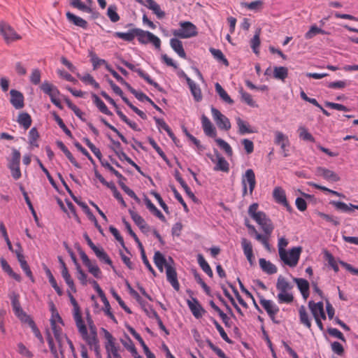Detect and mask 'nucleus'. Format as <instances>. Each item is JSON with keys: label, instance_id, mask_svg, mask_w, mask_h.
Returning a JSON list of instances; mask_svg holds the SVG:
<instances>
[{"label": "nucleus", "instance_id": "20e7f679", "mask_svg": "<svg viewBox=\"0 0 358 358\" xmlns=\"http://www.w3.org/2000/svg\"><path fill=\"white\" fill-rule=\"evenodd\" d=\"M180 28L173 31V34L180 38H189L198 34L196 27L190 22H180Z\"/></svg>", "mask_w": 358, "mask_h": 358}, {"label": "nucleus", "instance_id": "423d86ee", "mask_svg": "<svg viewBox=\"0 0 358 358\" xmlns=\"http://www.w3.org/2000/svg\"><path fill=\"white\" fill-rule=\"evenodd\" d=\"M302 247H294L289 251H286L283 257L280 256V258L286 265L295 267L299 262Z\"/></svg>", "mask_w": 358, "mask_h": 358}, {"label": "nucleus", "instance_id": "c9c22d12", "mask_svg": "<svg viewBox=\"0 0 358 358\" xmlns=\"http://www.w3.org/2000/svg\"><path fill=\"white\" fill-rule=\"evenodd\" d=\"M197 261L201 269L209 276L213 277V271L201 254L197 255Z\"/></svg>", "mask_w": 358, "mask_h": 358}, {"label": "nucleus", "instance_id": "c85d7f7f", "mask_svg": "<svg viewBox=\"0 0 358 358\" xmlns=\"http://www.w3.org/2000/svg\"><path fill=\"white\" fill-rule=\"evenodd\" d=\"M170 45L172 49L182 58H186V53L184 50L182 42L178 38H171Z\"/></svg>", "mask_w": 358, "mask_h": 358}, {"label": "nucleus", "instance_id": "37998d69", "mask_svg": "<svg viewBox=\"0 0 358 358\" xmlns=\"http://www.w3.org/2000/svg\"><path fill=\"white\" fill-rule=\"evenodd\" d=\"M68 296L70 299L71 304L73 306V318L78 319V322L80 323V310L78 303L69 291H68Z\"/></svg>", "mask_w": 358, "mask_h": 358}, {"label": "nucleus", "instance_id": "774afa93", "mask_svg": "<svg viewBox=\"0 0 358 358\" xmlns=\"http://www.w3.org/2000/svg\"><path fill=\"white\" fill-rule=\"evenodd\" d=\"M327 331L329 334L331 335V336L337 338L343 342L346 341L343 334L338 329L336 328L329 327L327 329Z\"/></svg>", "mask_w": 358, "mask_h": 358}, {"label": "nucleus", "instance_id": "6e6d98bb", "mask_svg": "<svg viewBox=\"0 0 358 358\" xmlns=\"http://www.w3.org/2000/svg\"><path fill=\"white\" fill-rule=\"evenodd\" d=\"M39 134L37 129L35 127L31 128L29 132V143L33 146L38 147L37 140Z\"/></svg>", "mask_w": 358, "mask_h": 358}, {"label": "nucleus", "instance_id": "e433bc0d", "mask_svg": "<svg viewBox=\"0 0 358 358\" xmlns=\"http://www.w3.org/2000/svg\"><path fill=\"white\" fill-rule=\"evenodd\" d=\"M13 311L15 314V315L22 322H25L27 320H28L29 317H31L29 315H28L24 310H22L20 303H15L14 304H12Z\"/></svg>", "mask_w": 358, "mask_h": 358}, {"label": "nucleus", "instance_id": "b1692460", "mask_svg": "<svg viewBox=\"0 0 358 358\" xmlns=\"http://www.w3.org/2000/svg\"><path fill=\"white\" fill-rule=\"evenodd\" d=\"M294 281L296 282L298 289H299L301 295L305 299L309 296V282L308 280L303 278H294Z\"/></svg>", "mask_w": 358, "mask_h": 358}, {"label": "nucleus", "instance_id": "338daca9", "mask_svg": "<svg viewBox=\"0 0 358 358\" xmlns=\"http://www.w3.org/2000/svg\"><path fill=\"white\" fill-rule=\"evenodd\" d=\"M331 350L338 356H342L344 354V348L343 345L337 342L334 341L331 344Z\"/></svg>", "mask_w": 358, "mask_h": 358}, {"label": "nucleus", "instance_id": "412c9836", "mask_svg": "<svg viewBox=\"0 0 358 358\" xmlns=\"http://www.w3.org/2000/svg\"><path fill=\"white\" fill-rule=\"evenodd\" d=\"M10 94V103L15 109H21L24 107V96L23 94L15 90H11Z\"/></svg>", "mask_w": 358, "mask_h": 358}, {"label": "nucleus", "instance_id": "a211bd4d", "mask_svg": "<svg viewBox=\"0 0 358 358\" xmlns=\"http://www.w3.org/2000/svg\"><path fill=\"white\" fill-rule=\"evenodd\" d=\"M308 306L314 318L322 317L324 320L326 319V315L324 311V305L322 301L315 303L313 301H310Z\"/></svg>", "mask_w": 358, "mask_h": 358}, {"label": "nucleus", "instance_id": "79ce46f5", "mask_svg": "<svg viewBox=\"0 0 358 358\" xmlns=\"http://www.w3.org/2000/svg\"><path fill=\"white\" fill-rule=\"evenodd\" d=\"M70 5L81 11L92 13V9L90 6L85 5L81 0H71Z\"/></svg>", "mask_w": 358, "mask_h": 358}, {"label": "nucleus", "instance_id": "bf43d9fd", "mask_svg": "<svg viewBox=\"0 0 358 358\" xmlns=\"http://www.w3.org/2000/svg\"><path fill=\"white\" fill-rule=\"evenodd\" d=\"M299 137L303 140L309 141L311 142L315 141L314 137L312 136L310 133L308 132L307 129H306L304 127H300L299 128Z\"/></svg>", "mask_w": 358, "mask_h": 358}, {"label": "nucleus", "instance_id": "de8ad7c7", "mask_svg": "<svg viewBox=\"0 0 358 358\" xmlns=\"http://www.w3.org/2000/svg\"><path fill=\"white\" fill-rule=\"evenodd\" d=\"M299 313L301 322L305 326H306L308 328H310L311 322L308 318V315L303 306L300 307Z\"/></svg>", "mask_w": 358, "mask_h": 358}, {"label": "nucleus", "instance_id": "f8f14e48", "mask_svg": "<svg viewBox=\"0 0 358 358\" xmlns=\"http://www.w3.org/2000/svg\"><path fill=\"white\" fill-rule=\"evenodd\" d=\"M249 185V194L252 195L256 185L255 174L252 169H247L242 176V185Z\"/></svg>", "mask_w": 358, "mask_h": 358}, {"label": "nucleus", "instance_id": "f257e3e1", "mask_svg": "<svg viewBox=\"0 0 358 358\" xmlns=\"http://www.w3.org/2000/svg\"><path fill=\"white\" fill-rule=\"evenodd\" d=\"M86 319L90 329V334L87 333V327L85 324L81 314L80 323L78 322V319H74V320L82 338L87 343L91 349H93L96 353H98L99 350V340L97 338L96 327L94 325L89 312L87 313Z\"/></svg>", "mask_w": 358, "mask_h": 358}, {"label": "nucleus", "instance_id": "a18cd8bd", "mask_svg": "<svg viewBox=\"0 0 358 358\" xmlns=\"http://www.w3.org/2000/svg\"><path fill=\"white\" fill-rule=\"evenodd\" d=\"M210 52L218 62H222L227 66H229L228 60L220 50L211 48H210Z\"/></svg>", "mask_w": 358, "mask_h": 358}, {"label": "nucleus", "instance_id": "2f4dec72", "mask_svg": "<svg viewBox=\"0 0 358 358\" xmlns=\"http://www.w3.org/2000/svg\"><path fill=\"white\" fill-rule=\"evenodd\" d=\"M330 204L333 205L336 210H341L342 212L348 213L352 212L356 207V205H353L352 203L347 204L342 201H330Z\"/></svg>", "mask_w": 358, "mask_h": 358}, {"label": "nucleus", "instance_id": "680f3d73", "mask_svg": "<svg viewBox=\"0 0 358 358\" xmlns=\"http://www.w3.org/2000/svg\"><path fill=\"white\" fill-rule=\"evenodd\" d=\"M101 165L114 174L118 179H124V176L115 170L107 161L101 160Z\"/></svg>", "mask_w": 358, "mask_h": 358}, {"label": "nucleus", "instance_id": "2eb2a0df", "mask_svg": "<svg viewBox=\"0 0 358 358\" xmlns=\"http://www.w3.org/2000/svg\"><path fill=\"white\" fill-rule=\"evenodd\" d=\"M273 196L278 203L284 206L288 211H291L292 207L289 205L287 201L285 192L282 187H275L273 192Z\"/></svg>", "mask_w": 358, "mask_h": 358}, {"label": "nucleus", "instance_id": "c756f323", "mask_svg": "<svg viewBox=\"0 0 358 358\" xmlns=\"http://www.w3.org/2000/svg\"><path fill=\"white\" fill-rule=\"evenodd\" d=\"M259 266L263 271L268 274H273L277 272V267L269 261L264 258L259 259Z\"/></svg>", "mask_w": 358, "mask_h": 358}, {"label": "nucleus", "instance_id": "ea45409f", "mask_svg": "<svg viewBox=\"0 0 358 358\" xmlns=\"http://www.w3.org/2000/svg\"><path fill=\"white\" fill-rule=\"evenodd\" d=\"M215 87L216 92L224 102L229 104L234 103V101L231 99V97L228 95L227 92L223 89V87L220 85V83H216L215 85Z\"/></svg>", "mask_w": 358, "mask_h": 358}, {"label": "nucleus", "instance_id": "72a5a7b5", "mask_svg": "<svg viewBox=\"0 0 358 358\" xmlns=\"http://www.w3.org/2000/svg\"><path fill=\"white\" fill-rule=\"evenodd\" d=\"M273 76L274 78L284 81L288 76V69L285 66H275Z\"/></svg>", "mask_w": 358, "mask_h": 358}, {"label": "nucleus", "instance_id": "9b49d317", "mask_svg": "<svg viewBox=\"0 0 358 358\" xmlns=\"http://www.w3.org/2000/svg\"><path fill=\"white\" fill-rule=\"evenodd\" d=\"M122 63L130 70L136 72L138 74V76L141 78H143L148 83L152 85L159 91H162V88L159 86V85L157 83L155 82L153 80H152L150 77L147 73H144L143 70H141V69H136L134 64L129 63L126 60H122Z\"/></svg>", "mask_w": 358, "mask_h": 358}, {"label": "nucleus", "instance_id": "c03bdc74", "mask_svg": "<svg viewBox=\"0 0 358 358\" xmlns=\"http://www.w3.org/2000/svg\"><path fill=\"white\" fill-rule=\"evenodd\" d=\"M134 33H135V29H133L129 30L127 33L119 32V31L115 32L114 34V36L115 37L121 38L125 41H131L136 37V34H134Z\"/></svg>", "mask_w": 358, "mask_h": 358}, {"label": "nucleus", "instance_id": "603ef678", "mask_svg": "<svg viewBox=\"0 0 358 358\" xmlns=\"http://www.w3.org/2000/svg\"><path fill=\"white\" fill-rule=\"evenodd\" d=\"M107 15L113 22L119 21L120 16L117 13V7L115 5H110L107 10Z\"/></svg>", "mask_w": 358, "mask_h": 358}, {"label": "nucleus", "instance_id": "7ed1b4c3", "mask_svg": "<svg viewBox=\"0 0 358 358\" xmlns=\"http://www.w3.org/2000/svg\"><path fill=\"white\" fill-rule=\"evenodd\" d=\"M293 286L287 280L280 275L278 278L276 289L278 290L277 299L280 303H291L294 301V296L291 292Z\"/></svg>", "mask_w": 358, "mask_h": 358}, {"label": "nucleus", "instance_id": "4be33fe9", "mask_svg": "<svg viewBox=\"0 0 358 358\" xmlns=\"http://www.w3.org/2000/svg\"><path fill=\"white\" fill-rule=\"evenodd\" d=\"M316 173L317 176H322L327 180L333 182L340 180V177L335 172L324 167H317Z\"/></svg>", "mask_w": 358, "mask_h": 358}, {"label": "nucleus", "instance_id": "7c9ffc66", "mask_svg": "<svg viewBox=\"0 0 358 358\" xmlns=\"http://www.w3.org/2000/svg\"><path fill=\"white\" fill-rule=\"evenodd\" d=\"M236 121L238 128V133L241 135L254 133V131L250 127V124L247 122L243 120L241 117H236Z\"/></svg>", "mask_w": 358, "mask_h": 358}, {"label": "nucleus", "instance_id": "58836bf2", "mask_svg": "<svg viewBox=\"0 0 358 358\" xmlns=\"http://www.w3.org/2000/svg\"><path fill=\"white\" fill-rule=\"evenodd\" d=\"M89 57H90V61L92 63L94 69H98L101 65H105L106 67L108 65L105 59L99 58L93 51L89 52Z\"/></svg>", "mask_w": 358, "mask_h": 358}, {"label": "nucleus", "instance_id": "f03ea898", "mask_svg": "<svg viewBox=\"0 0 358 358\" xmlns=\"http://www.w3.org/2000/svg\"><path fill=\"white\" fill-rule=\"evenodd\" d=\"M258 203H254L248 208L249 215L261 226L262 229L268 236H271L273 230V225L271 220L267 217L265 213L258 211Z\"/></svg>", "mask_w": 358, "mask_h": 358}, {"label": "nucleus", "instance_id": "69168bd1", "mask_svg": "<svg viewBox=\"0 0 358 358\" xmlns=\"http://www.w3.org/2000/svg\"><path fill=\"white\" fill-rule=\"evenodd\" d=\"M240 92L241 94L242 100L244 102H245L248 106H252V107H255L256 106L255 102L254 101V100L252 98V96L249 93L245 92L243 90H241Z\"/></svg>", "mask_w": 358, "mask_h": 358}, {"label": "nucleus", "instance_id": "aec40b11", "mask_svg": "<svg viewBox=\"0 0 358 358\" xmlns=\"http://www.w3.org/2000/svg\"><path fill=\"white\" fill-rule=\"evenodd\" d=\"M41 89L45 94L50 96L51 101L58 98L59 95V91L57 87L47 81L42 83Z\"/></svg>", "mask_w": 358, "mask_h": 358}, {"label": "nucleus", "instance_id": "e2e57ef3", "mask_svg": "<svg viewBox=\"0 0 358 358\" xmlns=\"http://www.w3.org/2000/svg\"><path fill=\"white\" fill-rule=\"evenodd\" d=\"M30 82L34 85H38L41 82V71L38 69H33L30 75Z\"/></svg>", "mask_w": 358, "mask_h": 358}, {"label": "nucleus", "instance_id": "6e6552de", "mask_svg": "<svg viewBox=\"0 0 358 358\" xmlns=\"http://www.w3.org/2000/svg\"><path fill=\"white\" fill-rule=\"evenodd\" d=\"M20 152L16 149H13L12 157L8 161V166L15 180H18L22 176L20 169Z\"/></svg>", "mask_w": 358, "mask_h": 358}, {"label": "nucleus", "instance_id": "a878e982", "mask_svg": "<svg viewBox=\"0 0 358 358\" xmlns=\"http://www.w3.org/2000/svg\"><path fill=\"white\" fill-rule=\"evenodd\" d=\"M146 6L148 8L151 10L154 14L156 15L157 18L162 19L165 17V13L161 10L159 5L154 0H145Z\"/></svg>", "mask_w": 358, "mask_h": 358}, {"label": "nucleus", "instance_id": "4d7b16f0", "mask_svg": "<svg viewBox=\"0 0 358 358\" xmlns=\"http://www.w3.org/2000/svg\"><path fill=\"white\" fill-rule=\"evenodd\" d=\"M54 119L56 121V122L58 124L59 127L63 130V131L69 137L72 138V134L71 131L66 127L65 124L64 123L62 118L56 113H53Z\"/></svg>", "mask_w": 358, "mask_h": 358}, {"label": "nucleus", "instance_id": "473e14b6", "mask_svg": "<svg viewBox=\"0 0 358 358\" xmlns=\"http://www.w3.org/2000/svg\"><path fill=\"white\" fill-rule=\"evenodd\" d=\"M217 162L214 167L215 171H222L223 172H228L229 170V163L227 160L222 157L218 152L216 153Z\"/></svg>", "mask_w": 358, "mask_h": 358}, {"label": "nucleus", "instance_id": "4468645a", "mask_svg": "<svg viewBox=\"0 0 358 358\" xmlns=\"http://www.w3.org/2000/svg\"><path fill=\"white\" fill-rule=\"evenodd\" d=\"M187 303L188 305L189 308L190 309L192 315L196 318H201L203 315L206 313L204 308L199 303V301L192 297L191 300H187Z\"/></svg>", "mask_w": 358, "mask_h": 358}, {"label": "nucleus", "instance_id": "393cba45", "mask_svg": "<svg viewBox=\"0 0 358 358\" xmlns=\"http://www.w3.org/2000/svg\"><path fill=\"white\" fill-rule=\"evenodd\" d=\"M66 16L68 21L74 25L85 29L87 28V22L82 17H78L69 11L66 12Z\"/></svg>", "mask_w": 358, "mask_h": 358}, {"label": "nucleus", "instance_id": "4c0bfd02", "mask_svg": "<svg viewBox=\"0 0 358 358\" xmlns=\"http://www.w3.org/2000/svg\"><path fill=\"white\" fill-rule=\"evenodd\" d=\"M92 250L100 260L103 261L111 266H113L111 259L102 248L96 246V248H94Z\"/></svg>", "mask_w": 358, "mask_h": 358}, {"label": "nucleus", "instance_id": "1a4fd4ad", "mask_svg": "<svg viewBox=\"0 0 358 358\" xmlns=\"http://www.w3.org/2000/svg\"><path fill=\"white\" fill-rule=\"evenodd\" d=\"M102 331L103 332L104 337L106 340L105 348L107 353V358H110V355L112 354L119 352L120 347L116 345L115 338L108 330L102 328Z\"/></svg>", "mask_w": 358, "mask_h": 358}, {"label": "nucleus", "instance_id": "6ab92c4d", "mask_svg": "<svg viewBox=\"0 0 358 358\" xmlns=\"http://www.w3.org/2000/svg\"><path fill=\"white\" fill-rule=\"evenodd\" d=\"M241 246L248 261L251 266L254 265V255L252 250V245L250 241L245 238H241Z\"/></svg>", "mask_w": 358, "mask_h": 358}, {"label": "nucleus", "instance_id": "09e8293b", "mask_svg": "<svg viewBox=\"0 0 358 358\" xmlns=\"http://www.w3.org/2000/svg\"><path fill=\"white\" fill-rule=\"evenodd\" d=\"M24 322L27 323L29 325V327L31 328L32 331L34 334L35 336L40 341V342L41 343H43V342H44L43 338L39 329L36 327L34 321L31 317H29L28 320H27Z\"/></svg>", "mask_w": 358, "mask_h": 358}, {"label": "nucleus", "instance_id": "13d9d810", "mask_svg": "<svg viewBox=\"0 0 358 358\" xmlns=\"http://www.w3.org/2000/svg\"><path fill=\"white\" fill-rule=\"evenodd\" d=\"M288 245V240L285 237H280L278 238V248L279 256H284L285 252L287 251L285 248Z\"/></svg>", "mask_w": 358, "mask_h": 358}, {"label": "nucleus", "instance_id": "a19ab883", "mask_svg": "<svg viewBox=\"0 0 358 358\" xmlns=\"http://www.w3.org/2000/svg\"><path fill=\"white\" fill-rule=\"evenodd\" d=\"M17 122L24 129H27L31 124V118L27 113H21L18 116Z\"/></svg>", "mask_w": 358, "mask_h": 358}, {"label": "nucleus", "instance_id": "0e129e2a", "mask_svg": "<svg viewBox=\"0 0 358 358\" xmlns=\"http://www.w3.org/2000/svg\"><path fill=\"white\" fill-rule=\"evenodd\" d=\"M317 215L321 218L325 220L327 222H329L332 223L334 226H338V225L340 224V222H339V220L336 217H333L331 215L325 214V213H322V212H318Z\"/></svg>", "mask_w": 358, "mask_h": 358}, {"label": "nucleus", "instance_id": "bb28decb", "mask_svg": "<svg viewBox=\"0 0 358 358\" xmlns=\"http://www.w3.org/2000/svg\"><path fill=\"white\" fill-rule=\"evenodd\" d=\"M129 214L135 224L141 229L142 231H148L149 227L145 220L136 212L129 210Z\"/></svg>", "mask_w": 358, "mask_h": 358}, {"label": "nucleus", "instance_id": "5fc2aeb1", "mask_svg": "<svg viewBox=\"0 0 358 358\" xmlns=\"http://www.w3.org/2000/svg\"><path fill=\"white\" fill-rule=\"evenodd\" d=\"M103 305H104V312L111 319L113 320L114 322H117L116 321V319L114 316V315L111 313L110 311V303H109V301H108L106 295L104 294L103 296H101L100 297Z\"/></svg>", "mask_w": 358, "mask_h": 358}, {"label": "nucleus", "instance_id": "9d476101", "mask_svg": "<svg viewBox=\"0 0 358 358\" xmlns=\"http://www.w3.org/2000/svg\"><path fill=\"white\" fill-rule=\"evenodd\" d=\"M211 113L215 122L220 129L227 131L231 128L229 120L219 110L212 106Z\"/></svg>", "mask_w": 358, "mask_h": 358}, {"label": "nucleus", "instance_id": "864d4df0", "mask_svg": "<svg viewBox=\"0 0 358 358\" xmlns=\"http://www.w3.org/2000/svg\"><path fill=\"white\" fill-rule=\"evenodd\" d=\"M148 141L152 147L156 150V152L159 154V155L165 161L167 164H169V161L166 156L165 153L160 148V147L157 144L155 141L152 138H149Z\"/></svg>", "mask_w": 358, "mask_h": 358}, {"label": "nucleus", "instance_id": "8fccbe9b", "mask_svg": "<svg viewBox=\"0 0 358 358\" xmlns=\"http://www.w3.org/2000/svg\"><path fill=\"white\" fill-rule=\"evenodd\" d=\"M319 34H327V32L325 31L324 30L317 27L315 25H313L310 27L309 31H308L305 34V38L306 39H310L313 37H314L315 35Z\"/></svg>", "mask_w": 358, "mask_h": 358}, {"label": "nucleus", "instance_id": "0eeeda50", "mask_svg": "<svg viewBox=\"0 0 358 358\" xmlns=\"http://www.w3.org/2000/svg\"><path fill=\"white\" fill-rule=\"evenodd\" d=\"M0 34L7 43L22 38L20 35H19L9 24L3 21L0 22Z\"/></svg>", "mask_w": 358, "mask_h": 358}, {"label": "nucleus", "instance_id": "052dcab7", "mask_svg": "<svg viewBox=\"0 0 358 358\" xmlns=\"http://www.w3.org/2000/svg\"><path fill=\"white\" fill-rule=\"evenodd\" d=\"M241 5L249 10H258L262 8L263 5V1L257 0L250 3L243 2L241 3Z\"/></svg>", "mask_w": 358, "mask_h": 358}, {"label": "nucleus", "instance_id": "dca6fc26", "mask_svg": "<svg viewBox=\"0 0 358 358\" xmlns=\"http://www.w3.org/2000/svg\"><path fill=\"white\" fill-rule=\"evenodd\" d=\"M259 303L269 317L273 320L279 311V308L271 300H268L263 297L260 299Z\"/></svg>", "mask_w": 358, "mask_h": 358}, {"label": "nucleus", "instance_id": "3c124183", "mask_svg": "<svg viewBox=\"0 0 358 358\" xmlns=\"http://www.w3.org/2000/svg\"><path fill=\"white\" fill-rule=\"evenodd\" d=\"M215 142L226 152L228 157H232L233 150L228 143L221 138H216Z\"/></svg>", "mask_w": 358, "mask_h": 358}, {"label": "nucleus", "instance_id": "cd10ccee", "mask_svg": "<svg viewBox=\"0 0 358 358\" xmlns=\"http://www.w3.org/2000/svg\"><path fill=\"white\" fill-rule=\"evenodd\" d=\"M186 81L195 101H200L202 99V94L200 87L189 77H186Z\"/></svg>", "mask_w": 358, "mask_h": 358}, {"label": "nucleus", "instance_id": "49530a36", "mask_svg": "<svg viewBox=\"0 0 358 358\" xmlns=\"http://www.w3.org/2000/svg\"><path fill=\"white\" fill-rule=\"evenodd\" d=\"M46 275L49 279V282L51 284L52 287L55 289L56 292L59 296H62L63 294V291L62 289L58 286L53 275L52 274L50 270L48 268L45 269Z\"/></svg>", "mask_w": 358, "mask_h": 358}, {"label": "nucleus", "instance_id": "ddd939ff", "mask_svg": "<svg viewBox=\"0 0 358 358\" xmlns=\"http://www.w3.org/2000/svg\"><path fill=\"white\" fill-rule=\"evenodd\" d=\"M275 143L280 145L284 157H287V147L289 145L288 137L282 132L276 131H275Z\"/></svg>", "mask_w": 358, "mask_h": 358}, {"label": "nucleus", "instance_id": "5701e85b", "mask_svg": "<svg viewBox=\"0 0 358 358\" xmlns=\"http://www.w3.org/2000/svg\"><path fill=\"white\" fill-rule=\"evenodd\" d=\"M201 124L205 134L210 137L216 136V129L205 115L201 116Z\"/></svg>", "mask_w": 358, "mask_h": 358}, {"label": "nucleus", "instance_id": "f3484780", "mask_svg": "<svg viewBox=\"0 0 358 358\" xmlns=\"http://www.w3.org/2000/svg\"><path fill=\"white\" fill-rule=\"evenodd\" d=\"M166 274L167 280L175 290L178 291L180 289V284L178 280L177 273L175 268L170 264L166 265Z\"/></svg>", "mask_w": 358, "mask_h": 358}, {"label": "nucleus", "instance_id": "f704fd0d", "mask_svg": "<svg viewBox=\"0 0 358 358\" xmlns=\"http://www.w3.org/2000/svg\"><path fill=\"white\" fill-rule=\"evenodd\" d=\"M94 104L99 108V110L108 115H112V113L108 110L103 101L95 94L92 95Z\"/></svg>", "mask_w": 358, "mask_h": 358}, {"label": "nucleus", "instance_id": "39448f33", "mask_svg": "<svg viewBox=\"0 0 358 358\" xmlns=\"http://www.w3.org/2000/svg\"><path fill=\"white\" fill-rule=\"evenodd\" d=\"M134 34H136V37H137L140 43L147 44L148 43H151L156 49L160 50L161 41L159 38L154 35L152 33L136 28L135 29Z\"/></svg>", "mask_w": 358, "mask_h": 358}]
</instances>
